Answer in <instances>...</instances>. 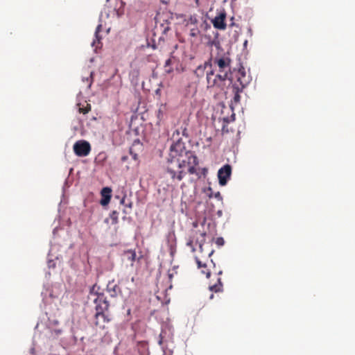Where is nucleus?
Returning a JSON list of instances; mask_svg holds the SVG:
<instances>
[{"instance_id":"obj_1","label":"nucleus","mask_w":355,"mask_h":355,"mask_svg":"<svg viewBox=\"0 0 355 355\" xmlns=\"http://www.w3.org/2000/svg\"><path fill=\"white\" fill-rule=\"evenodd\" d=\"M218 67L217 73L211 69L207 70L206 78L207 87H216L220 90H224L227 87V83L230 85L233 82V73L231 72V59L225 55L211 56L209 60Z\"/></svg>"},{"instance_id":"obj_2","label":"nucleus","mask_w":355,"mask_h":355,"mask_svg":"<svg viewBox=\"0 0 355 355\" xmlns=\"http://www.w3.org/2000/svg\"><path fill=\"white\" fill-rule=\"evenodd\" d=\"M198 159L195 153H187L182 155H170L166 167V174L173 182H180L187 173L195 174Z\"/></svg>"},{"instance_id":"obj_3","label":"nucleus","mask_w":355,"mask_h":355,"mask_svg":"<svg viewBox=\"0 0 355 355\" xmlns=\"http://www.w3.org/2000/svg\"><path fill=\"white\" fill-rule=\"evenodd\" d=\"M202 239L200 241H196L198 243L200 255H196L195 259L198 265V268L201 269V272L205 274L208 278L210 277L211 272L209 269L210 265L212 264L214 266V263L211 259L209 258L213 254L214 250L211 248V245L205 242V237L206 233L203 232L200 234Z\"/></svg>"},{"instance_id":"obj_4","label":"nucleus","mask_w":355,"mask_h":355,"mask_svg":"<svg viewBox=\"0 0 355 355\" xmlns=\"http://www.w3.org/2000/svg\"><path fill=\"white\" fill-rule=\"evenodd\" d=\"M94 301L96 304L94 324L98 328L103 329L105 327V324L110 321L109 316L105 313V311L109 309V302L103 294L97 295Z\"/></svg>"},{"instance_id":"obj_5","label":"nucleus","mask_w":355,"mask_h":355,"mask_svg":"<svg viewBox=\"0 0 355 355\" xmlns=\"http://www.w3.org/2000/svg\"><path fill=\"white\" fill-rule=\"evenodd\" d=\"M74 153L78 157L87 156L91 151L90 144L85 140L76 141L73 146Z\"/></svg>"},{"instance_id":"obj_6","label":"nucleus","mask_w":355,"mask_h":355,"mask_svg":"<svg viewBox=\"0 0 355 355\" xmlns=\"http://www.w3.org/2000/svg\"><path fill=\"white\" fill-rule=\"evenodd\" d=\"M183 137H182L179 138L178 141L172 144L171 146V153L170 155H185L187 153H193L191 150H187L185 148V144L183 141Z\"/></svg>"},{"instance_id":"obj_7","label":"nucleus","mask_w":355,"mask_h":355,"mask_svg":"<svg viewBox=\"0 0 355 355\" xmlns=\"http://www.w3.org/2000/svg\"><path fill=\"white\" fill-rule=\"evenodd\" d=\"M232 174V166L230 164H225L218 171V178L219 184L221 186L226 185Z\"/></svg>"},{"instance_id":"obj_8","label":"nucleus","mask_w":355,"mask_h":355,"mask_svg":"<svg viewBox=\"0 0 355 355\" xmlns=\"http://www.w3.org/2000/svg\"><path fill=\"white\" fill-rule=\"evenodd\" d=\"M226 12L225 10L220 12L212 20L211 22L215 28L225 30L227 27L225 23Z\"/></svg>"},{"instance_id":"obj_9","label":"nucleus","mask_w":355,"mask_h":355,"mask_svg":"<svg viewBox=\"0 0 355 355\" xmlns=\"http://www.w3.org/2000/svg\"><path fill=\"white\" fill-rule=\"evenodd\" d=\"M235 77L239 83L238 85L242 87H245L248 82V77L246 76L245 69L242 67L239 69L238 71H235Z\"/></svg>"},{"instance_id":"obj_10","label":"nucleus","mask_w":355,"mask_h":355,"mask_svg":"<svg viewBox=\"0 0 355 355\" xmlns=\"http://www.w3.org/2000/svg\"><path fill=\"white\" fill-rule=\"evenodd\" d=\"M182 137H184L186 139L189 137V134L187 132V128L186 127L181 126L177 128L172 134L171 139L172 141V144H174L176 141H178L179 138Z\"/></svg>"},{"instance_id":"obj_11","label":"nucleus","mask_w":355,"mask_h":355,"mask_svg":"<svg viewBox=\"0 0 355 355\" xmlns=\"http://www.w3.org/2000/svg\"><path fill=\"white\" fill-rule=\"evenodd\" d=\"M112 189L110 187H104L101 191V205L102 206H106L107 205L111 200L112 198Z\"/></svg>"},{"instance_id":"obj_12","label":"nucleus","mask_w":355,"mask_h":355,"mask_svg":"<svg viewBox=\"0 0 355 355\" xmlns=\"http://www.w3.org/2000/svg\"><path fill=\"white\" fill-rule=\"evenodd\" d=\"M207 67L209 68V70L211 69V63L209 61L205 62L204 64L199 65L194 71V73L197 77L202 78L207 73V71L206 69Z\"/></svg>"},{"instance_id":"obj_13","label":"nucleus","mask_w":355,"mask_h":355,"mask_svg":"<svg viewBox=\"0 0 355 355\" xmlns=\"http://www.w3.org/2000/svg\"><path fill=\"white\" fill-rule=\"evenodd\" d=\"M107 291L111 297H114L121 292V288L114 281H112L107 285Z\"/></svg>"},{"instance_id":"obj_14","label":"nucleus","mask_w":355,"mask_h":355,"mask_svg":"<svg viewBox=\"0 0 355 355\" xmlns=\"http://www.w3.org/2000/svg\"><path fill=\"white\" fill-rule=\"evenodd\" d=\"M232 84L233 85L232 90H233V93L234 94L233 99H234V101L235 103H238L240 102V100H241L240 92H242L243 89L245 87L239 86L237 83H232Z\"/></svg>"},{"instance_id":"obj_15","label":"nucleus","mask_w":355,"mask_h":355,"mask_svg":"<svg viewBox=\"0 0 355 355\" xmlns=\"http://www.w3.org/2000/svg\"><path fill=\"white\" fill-rule=\"evenodd\" d=\"M164 334H165V331H164L162 330L159 336V339L158 343L159 345H161L162 347L164 355H173V351H171L170 349H165L164 346L163 345L164 343H165Z\"/></svg>"},{"instance_id":"obj_16","label":"nucleus","mask_w":355,"mask_h":355,"mask_svg":"<svg viewBox=\"0 0 355 355\" xmlns=\"http://www.w3.org/2000/svg\"><path fill=\"white\" fill-rule=\"evenodd\" d=\"M223 285L221 282V279L219 277L218 278L216 283L209 285V289L211 292L218 293L223 291Z\"/></svg>"},{"instance_id":"obj_17","label":"nucleus","mask_w":355,"mask_h":355,"mask_svg":"<svg viewBox=\"0 0 355 355\" xmlns=\"http://www.w3.org/2000/svg\"><path fill=\"white\" fill-rule=\"evenodd\" d=\"M186 26L195 27L197 26L198 23V19L196 15H190L187 19H185Z\"/></svg>"},{"instance_id":"obj_18","label":"nucleus","mask_w":355,"mask_h":355,"mask_svg":"<svg viewBox=\"0 0 355 355\" xmlns=\"http://www.w3.org/2000/svg\"><path fill=\"white\" fill-rule=\"evenodd\" d=\"M124 257L129 261L131 262V265H133V262L136 259V252L134 250H128L124 252Z\"/></svg>"},{"instance_id":"obj_19","label":"nucleus","mask_w":355,"mask_h":355,"mask_svg":"<svg viewBox=\"0 0 355 355\" xmlns=\"http://www.w3.org/2000/svg\"><path fill=\"white\" fill-rule=\"evenodd\" d=\"M78 112L84 114H87L91 110V105L86 103L85 105L80 106V104H78Z\"/></svg>"},{"instance_id":"obj_20","label":"nucleus","mask_w":355,"mask_h":355,"mask_svg":"<svg viewBox=\"0 0 355 355\" xmlns=\"http://www.w3.org/2000/svg\"><path fill=\"white\" fill-rule=\"evenodd\" d=\"M112 220V224L116 225L119 223V212L116 211H112L110 215Z\"/></svg>"},{"instance_id":"obj_21","label":"nucleus","mask_w":355,"mask_h":355,"mask_svg":"<svg viewBox=\"0 0 355 355\" xmlns=\"http://www.w3.org/2000/svg\"><path fill=\"white\" fill-rule=\"evenodd\" d=\"M164 107L162 105L157 112V116L158 119V123L160 122L164 119Z\"/></svg>"},{"instance_id":"obj_22","label":"nucleus","mask_w":355,"mask_h":355,"mask_svg":"<svg viewBox=\"0 0 355 355\" xmlns=\"http://www.w3.org/2000/svg\"><path fill=\"white\" fill-rule=\"evenodd\" d=\"M200 34V31L199 29L198 28L197 26H195V27H191L190 28V36L191 37H196L199 35Z\"/></svg>"},{"instance_id":"obj_23","label":"nucleus","mask_w":355,"mask_h":355,"mask_svg":"<svg viewBox=\"0 0 355 355\" xmlns=\"http://www.w3.org/2000/svg\"><path fill=\"white\" fill-rule=\"evenodd\" d=\"M171 64V60L170 58L166 60L164 67H165V71L167 73H171L172 71V69L170 67Z\"/></svg>"},{"instance_id":"obj_24","label":"nucleus","mask_w":355,"mask_h":355,"mask_svg":"<svg viewBox=\"0 0 355 355\" xmlns=\"http://www.w3.org/2000/svg\"><path fill=\"white\" fill-rule=\"evenodd\" d=\"M101 27H102V26L101 24L98 25V26L96 28V31H95V36L98 42L101 39L98 36V33L101 31Z\"/></svg>"},{"instance_id":"obj_25","label":"nucleus","mask_w":355,"mask_h":355,"mask_svg":"<svg viewBox=\"0 0 355 355\" xmlns=\"http://www.w3.org/2000/svg\"><path fill=\"white\" fill-rule=\"evenodd\" d=\"M187 245L190 247L191 249V251L193 252H194L196 251V249L194 248V245H193V241L192 239H189L187 243Z\"/></svg>"},{"instance_id":"obj_26","label":"nucleus","mask_w":355,"mask_h":355,"mask_svg":"<svg viewBox=\"0 0 355 355\" xmlns=\"http://www.w3.org/2000/svg\"><path fill=\"white\" fill-rule=\"evenodd\" d=\"M224 239L222 237H218L216 239V244L218 245V246H222L224 245Z\"/></svg>"},{"instance_id":"obj_27","label":"nucleus","mask_w":355,"mask_h":355,"mask_svg":"<svg viewBox=\"0 0 355 355\" xmlns=\"http://www.w3.org/2000/svg\"><path fill=\"white\" fill-rule=\"evenodd\" d=\"M205 191L207 196L209 198H213L214 194H213V192H212V189L210 187H209Z\"/></svg>"},{"instance_id":"obj_28","label":"nucleus","mask_w":355,"mask_h":355,"mask_svg":"<svg viewBox=\"0 0 355 355\" xmlns=\"http://www.w3.org/2000/svg\"><path fill=\"white\" fill-rule=\"evenodd\" d=\"M236 26L235 22H234V17H232L231 19H230V24H229V26L230 27H233V26Z\"/></svg>"},{"instance_id":"obj_29","label":"nucleus","mask_w":355,"mask_h":355,"mask_svg":"<svg viewBox=\"0 0 355 355\" xmlns=\"http://www.w3.org/2000/svg\"><path fill=\"white\" fill-rule=\"evenodd\" d=\"M125 195L121 199L120 203L121 205H125Z\"/></svg>"},{"instance_id":"obj_30","label":"nucleus","mask_w":355,"mask_h":355,"mask_svg":"<svg viewBox=\"0 0 355 355\" xmlns=\"http://www.w3.org/2000/svg\"><path fill=\"white\" fill-rule=\"evenodd\" d=\"M215 198H220V192H216L214 196Z\"/></svg>"},{"instance_id":"obj_31","label":"nucleus","mask_w":355,"mask_h":355,"mask_svg":"<svg viewBox=\"0 0 355 355\" xmlns=\"http://www.w3.org/2000/svg\"><path fill=\"white\" fill-rule=\"evenodd\" d=\"M202 173H203V175H205V174L207 173V169H206V168H202Z\"/></svg>"},{"instance_id":"obj_32","label":"nucleus","mask_w":355,"mask_h":355,"mask_svg":"<svg viewBox=\"0 0 355 355\" xmlns=\"http://www.w3.org/2000/svg\"><path fill=\"white\" fill-rule=\"evenodd\" d=\"M128 159V157H127L126 156H123V157H122V158H121V159H122V161H123V162L126 161V159Z\"/></svg>"},{"instance_id":"obj_33","label":"nucleus","mask_w":355,"mask_h":355,"mask_svg":"<svg viewBox=\"0 0 355 355\" xmlns=\"http://www.w3.org/2000/svg\"><path fill=\"white\" fill-rule=\"evenodd\" d=\"M126 207H128L130 208L132 207V203H129L128 205H125Z\"/></svg>"},{"instance_id":"obj_34","label":"nucleus","mask_w":355,"mask_h":355,"mask_svg":"<svg viewBox=\"0 0 355 355\" xmlns=\"http://www.w3.org/2000/svg\"><path fill=\"white\" fill-rule=\"evenodd\" d=\"M223 273L222 270L218 271V274L220 275Z\"/></svg>"},{"instance_id":"obj_35","label":"nucleus","mask_w":355,"mask_h":355,"mask_svg":"<svg viewBox=\"0 0 355 355\" xmlns=\"http://www.w3.org/2000/svg\"><path fill=\"white\" fill-rule=\"evenodd\" d=\"M134 159H137V155L135 154L134 156H133Z\"/></svg>"},{"instance_id":"obj_36","label":"nucleus","mask_w":355,"mask_h":355,"mask_svg":"<svg viewBox=\"0 0 355 355\" xmlns=\"http://www.w3.org/2000/svg\"><path fill=\"white\" fill-rule=\"evenodd\" d=\"M213 297H214V295H213V294H211V295H210V299H212Z\"/></svg>"},{"instance_id":"obj_37","label":"nucleus","mask_w":355,"mask_h":355,"mask_svg":"<svg viewBox=\"0 0 355 355\" xmlns=\"http://www.w3.org/2000/svg\"><path fill=\"white\" fill-rule=\"evenodd\" d=\"M94 44H95V41H94L93 43H92L93 46H94Z\"/></svg>"},{"instance_id":"obj_38","label":"nucleus","mask_w":355,"mask_h":355,"mask_svg":"<svg viewBox=\"0 0 355 355\" xmlns=\"http://www.w3.org/2000/svg\"><path fill=\"white\" fill-rule=\"evenodd\" d=\"M159 89H157L156 93H159Z\"/></svg>"}]
</instances>
